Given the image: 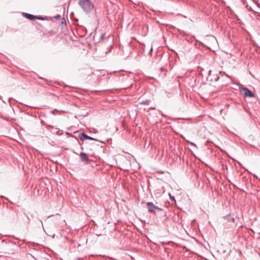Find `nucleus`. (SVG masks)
Returning a JSON list of instances; mask_svg holds the SVG:
<instances>
[{
    "label": "nucleus",
    "instance_id": "9b49d317",
    "mask_svg": "<svg viewBox=\"0 0 260 260\" xmlns=\"http://www.w3.org/2000/svg\"><path fill=\"white\" fill-rule=\"evenodd\" d=\"M55 18L56 19H59V18H60V15H58L56 16L55 17Z\"/></svg>",
    "mask_w": 260,
    "mask_h": 260
},
{
    "label": "nucleus",
    "instance_id": "2eb2a0df",
    "mask_svg": "<svg viewBox=\"0 0 260 260\" xmlns=\"http://www.w3.org/2000/svg\"><path fill=\"white\" fill-rule=\"evenodd\" d=\"M190 144H191V145H195V144H194V143H190Z\"/></svg>",
    "mask_w": 260,
    "mask_h": 260
},
{
    "label": "nucleus",
    "instance_id": "f8f14e48",
    "mask_svg": "<svg viewBox=\"0 0 260 260\" xmlns=\"http://www.w3.org/2000/svg\"><path fill=\"white\" fill-rule=\"evenodd\" d=\"M223 74H225V76H226L227 77H228V78H230V76L229 75H228L226 74H225V73H223Z\"/></svg>",
    "mask_w": 260,
    "mask_h": 260
},
{
    "label": "nucleus",
    "instance_id": "dca6fc26",
    "mask_svg": "<svg viewBox=\"0 0 260 260\" xmlns=\"http://www.w3.org/2000/svg\"><path fill=\"white\" fill-rule=\"evenodd\" d=\"M152 51V47H151V49H150V52Z\"/></svg>",
    "mask_w": 260,
    "mask_h": 260
},
{
    "label": "nucleus",
    "instance_id": "f257e3e1",
    "mask_svg": "<svg viewBox=\"0 0 260 260\" xmlns=\"http://www.w3.org/2000/svg\"><path fill=\"white\" fill-rule=\"evenodd\" d=\"M79 5L83 11L86 12L90 11L94 6L90 0H79Z\"/></svg>",
    "mask_w": 260,
    "mask_h": 260
},
{
    "label": "nucleus",
    "instance_id": "4468645a",
    "mask_svg": "<svg viewBox=\"0 0 260 260\" xmlns=\"http://www.w3.org/2000/svg\"><path fill=\"white\" fill-rule=\"evenodd\" d=\"M171 199H172V200H175V198H174V197H171Z\"/></svg>",
    "mask_w": 260,
    "mask_h": 260
},
{
    "label": "nucleus",
    "instance_id": "1a4fd4ad",
    "mask_svg": "<svg viewBox=\"0 0 260 260\" xmlns=\"http://www.w3.org/2000/svg\"><path fill=\"white\" fill-rule=\"evenodd\" d=\"M241 2L243 3V5H245L246 8L248 9V10L251 11L250 9L248 8V5L246 3V0H241Z\"/></svg>",
    "mask_w": 260,
    "mask_h": 260
},
{
    "label": "nucleus",
    "instance_id": "39448f33",
    "mask_svg": "<svg viewBox=\"0 0 260 260\" xmlns=\"http://www.w3.org/2000/svg\"><path fill=\"white\" fill-rule=\"evenodd\" d=\"M80 157L82 161H85L86 162H89V159L87 157V155L85 153L81 152L80 153Z\"/></svg>",
    "mask_w": 260,
    "mask_h": 260
},
{
    "label": "nucleus",
    "instance_id": "423d86ee",
    "mask_svg": "<svg viewBox=\"0 0 260 260\" xmlns=\"http://www.w3.org/2000/svg\"><path fill=\"white\" fill-rule=\"evenodd\" d=\"M25 16L29 20H34L36 19L37 16L28 13H24Z\"/></svg>",
    "mask_w": 260,
    "mask_h": 260
},
{
    "label": "nucleus",
    "instance_id": "9d476101",
    "mask_svg": "<svg viewBox=\"0 0 260 260\" xmlns=\"http://www.w3.org/2000/svg\"><path fill=\"white\" fill-rule=\"evenodd\" d=\"M37 19H40V20H45V18H43L42 17H37Z\"/></svg>",
    "mask_w": 260,
    "mask_h": 260
},
{
    "label": "nucleus",
    "instance_id": "0eeeda50",
    "mask_svg": "<svg viewBox=\"0 0 260 260\" xmlns=\"http://www.w3.org/2000/svg\"><path fill=\"white\" fill-rule=\"evenodd\" d=\"M225 218H226L227 220L229 221H232L233 222H235V219L233 217H231L229 215L228 216H225Z\"/></svg>",
    "mask_w": 260,
    "mask_h": 260
},
{
    "label": "nucleus",
    "instance_id": "7ed1b4c3",
    "mask_svg": "<svg viewBox=\"0 0 260 260\" xmlns=\"http://www.w3.org/2000/svg\"><path fill=\"white\" fill-rule=\"evenodd\" d=\"M241 92L245 97H253L254 96L252 91L246 87L242 88Z\"/></svg>",
    "mask_w": 260,
    "mask_h": 260
},
{
    "label": "nucleus",
    "instance_id": "ddd939ff",
    "mask_svg": "<svg viewBox=\"0 0 260 260\" xmlns=\"http://www.w3.org/2000/svg\"><path fill=\"white\" fill-rule=\"evenodd\" d=\"M219 77H217L215 79V80L216 81H218V80H219Z\"/></svg>",
    "mask_w": 260,
    "mask_h": 260
},
{
    "label": "nucleus",
    "instance_id": "f03ea898",
    "mask_svg": "<svg viewBox=\"0 0 260 260\" xmlns=\"http://www.w3.org/2000/svg\"><path fill=\"white\" fill-rule=\"evenodd\" d=\"M147 206L149 212L154 214H155V210L159 211L162 210L161 208L155 206L152 202H147Z\"/></svg>",
    "mask_w": 260,
    "mask_h": 260
},
{
    "label": "nucleus",
    "instance_id": "20e7f679",
    "mask_svg": "<svg viewBox=\"0 0 260 260\" xmlns=\"http://www.w3.org/2000/svg\"><path fill=\"white\" fill-rule=\"evenodd\" d=\"M79 138L80 139L82 140V141H84L85 140H94V139L87 135H86L84 133H81L79 135Z\"/></svg>",
    "mask_w": 260,
    "mask_h": 260
},
{
    "label": "nucleus",
    "instance_id": "6e6552de",
    "mask_svg": "<svg viewBox=\"0 0 260 260\" xmlns=\"http://www.w3.org/2000/svg\"><path fill=\"white\" fill-rule=\"evenodd\" d=\"M149 103H150V102L148 100L143 101H141L140 102V104H143V105H149Z\"/></svg>",
    "mask_w": 260,
    "mask_h": 260
}]
</instances>
